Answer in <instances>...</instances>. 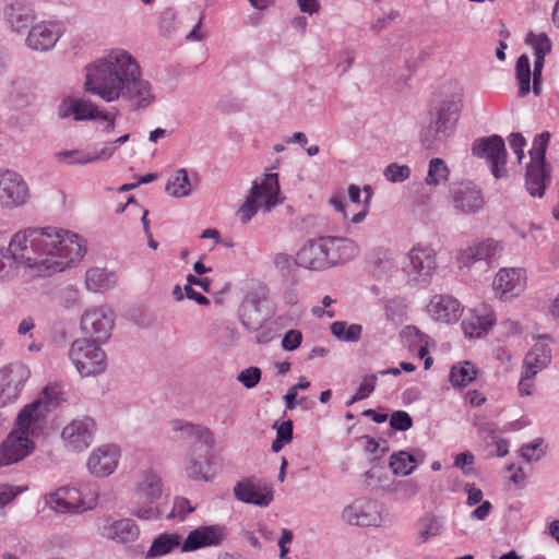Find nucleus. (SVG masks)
Returning a JSON list of instances; mask_svg holds the SVG:
<instances>
[{"instance_id": "28", "label": "nucleus", "mask_w": 559, "mask_h": 559, "mask_svg": "<svg viewBox=\"0 0 559 559\" xmlns=\"http://www.w3.org/2000/svg\"><path fill=\"white\" fill-rule=\"evenodd\" d=\"M97 532L102 537L118 543H131L139 536V527L130 519H122L118 521L105 519L97 525Z\"/></svg>"}, {"instance_id": "31", "label": "nucleus", "mask_w": 559, "mask_h": 559, "mask_svg": "<svg viewBox=\"0 0 559 559\" xmlns=\"http://www.w3.org/2000/svg\"><path fill=\"white\" fill-rule=\"evenodd\" d=\"M326 250L330 266L345 263L358 253L357 245L342 237H322Z\"/></svg>"}, {"instance_id": "25", "label": "nucleus", "mask_w": 559, "mask_h": 559, "mask_svg": "<svg viewBox=\"0 0 559 559\" xmlns=\"http://www.w3.org/2000/svg\"><path fill=\"white\" fill-rule=\"evenodd\" d=\"M551 359L550 338L546 335L538 336L523 359L522 370L528 376H536L550 365Z\"/></svg>"}, {"instance_id": "36", "label": "nucleus", "mask_w": 559, "mask_h": 559, "mask_svg": "<svg viewBox=\"0 0 559 559\" xmlns=\"http://www.w3.org/2000/svg\"><path fill=\"white\" fill-rule=\"evenodd\" d=\"M115 272L105 267L92 266L85 273V287L92 293L105 292L114 287L117 283Z\"/></svg>"}, {"instance_id": "62", "label": "nucleus", "mask_w": 559, "mask_h": 559, "mask_svg": "<svg viewBox=\"0 0 559 559\" xmlns=\"http://www.w3.org/2000/svg\"><path fill=\"white\" fill-rule=\"evenodd\" d=\"M354 59V52L350 50H344L340 53V61L337 62L336 67L340 69L341 74L346 73L350 69Z\"/></svg>"}, {"instance_id": "56", "label": "nucleus", "mask_w": 559, "mask_h": 559, "mask_svg": "<svg viewBox=\"0 0 559 559\" xmlns=\"http://www.w3.org/2000/svg\"><path fill=\"white\" fill-rule=\"evenodd\" d=\"M511 150L515 153L519 163L524 158V146L526 141L521 133H511L508 138Z\"/></svg>"}, {"instance_id": "10", "label": "nucleus", "mask_w": 559, "mask_h": 559, "mask_svg": "<svg viewBox=\"0 0 559 559\" xmlns=\"http://www.w3.org/2000/svg\"><path fill=\"white\" fill-rule=\"evenodd\" d=\"M31 374L21 362L9 364L0 369V408L17 401Z\"/></svg>"}, {"instance_id": "42", "label": "nucleus", "mask_w": 559, "mask_h": 559, "mask_svg": "<svg viewBox=\"0 0 559 559\" xmlns=\"http://www.w3.org/2000/svg\"><path fill=\"white\" fill-rule=\"evenodd\" d=\"M417 463L414 455L406 451L393 453L390 459V467L397 476H407L414 472Z\"/></svg>"}, {"instance_id": "48", "label": "nucleus", "mask_w": 559, "mask_h": 559, "mask_svg": "<svg viewBox=\"0 0 559 559\" xmlns=\"http://www.w3.org/2000/svg\"><path fill=\"white\" fill-rule=\"evenodd\" d=\"M60 301L66 309H78L82 304L81 292L74 286H68L62 289Z\"/></svg>"}, {"instance_id": "52", "label": "nucleus", "mask_w": 559, "mask_h": 559, "mask_svg": "<svg viewBox=\"0 0 559 559\" xmlns=\"http://www.w3.org/2000/svg\"><path fill=\"white\" fill-rule=\"evenodd\" d=\"M401 335L409 347L417 346L420 343H428V335L414 325L405 326Z\"/></svg>"}, {"instance_id": "57", "label": "nucleus", "mask_w": 559, "mask_h": 559, "mask_svg": "<svg viewBox=\"0 0 559 559\" xmlns=\"http://www.w3.org/2000/svg\"><path fill=\"white\" fill-rule=\"evenodd\" d=\"M273 428L276 430V439L284 441L285 443H290L293 440V421L285 420L282 424L275 423Z\"/></svg>"}, {"instance_id": "17", "label": "nucleus", "mask_w": 559, "mask_h": 559, "mask_svg": "<svg viewBox=\"0 0 559 559\" xmlns=\"http://www.w3.org/2000/svg\"><path fill=\"white\" fill-rule=\"evenodd\" d=\"M451 202L462 214L478 213L485 205L481 191L472 182H460L450 190Z\"/></svg>"}, {"instance_id": "45", "label": "nucleus", "mask_w": 559, "mask_h": 559, "mask_svg": "<svg viewBox=\"0 0 559 559\" xmlns=\"http://www.w3.org/2000/svg\"><path fill=\"white\" fill-rule=\"evenodd\" d=\"M36 400L43 402L49 413L51 409L57 408L64 397L61 386L55 383L45 386Z\"/></svg>"}, {"instance_id": "61", "label": "nucleus", "mask_w": 559, "mask_h": 559, "mask_svg": "<svg viewBox=\"0 0 559 559\" xmlns=\"http://www.w3.org/2000/svg\"><path fill=\"white\" fill-rule=\"evenodd\" d=\"M19 495V491L15 487L10 485H3L0 488V507L3 508L7 504L11 503Z\"/></svg>"}, {"instance_id": "14", "label": "nucleus", "mask_w": 559, "mask_h": 559, "mask_svg": "<svg viewBox=\"0 0 559 559\" xmlns=\"http://www.w3.org/2000/svg\"><path fill=\"white\" fill-rule=\"evenodd\" d=\"M46 504L55 512L82 513L88 509H93L96 504L95 500L88 504L85 503L82 493L75 487L64 486L48 495Z\"/></svg>"}, {"instance_id": "4", "label": "nucleus", "mask_w": 559, "mask_h": 559, "mask_svg": "<svg viewBox=\"0 0 559 559\" xmlns=\"http://www.w3.org/2000/svg\"><path fill=\"white\" fill-rule=\"evenodd\" d=\"M280 191L277 174L269 173L253 180L251 189L236 213L239 221L248 224L259 210L267 213L282 203Z\"/></svg>"}, {"instance_id": "13", "label": "nucleus", "mask_w": 559, "mask_h": 559, "mask_svg": "<svg viewBox=\"0 0 559 559\" xmlns=\"http://www.w3.org/2000/svg\"><path fill=\"white\" fill-rule=\"evenodd\" d=\"M35 450V443L22 431L11 430L0 443V467L17 464Z\"/></svg>"}, {"instance_id": "47", "label": "nucleus", "mask_w": 559, "mask_h": 559, "mask_svg": "<svg viewBox=\"0 0 559 559\" xmlns=\"http://www.w3.org/2000/svg\"><path fill=\"white\" fill-rule=\"evenodd\" d=\"M383 176L389 182H403L409 178L411 168L407 165L391 163L383 169Z\"/></svg>"}, {"instance_id": "64", "label": "nucleus", "mask_w": 559, "mask_h": 559, "mask_svg": "<svg viewBox=\"0 0 559 559\" xmlns=\"http://www.w3.org/2000/svg\"><path fill=\"white\" fill-rule=\"evenodd\" d=\"M465 490L467 492L468 506H475L483 500V491L476 488L474 485L467 484Z\"/></svg>"}, {"instance_id": "49", "label": "nucleus", "mask_w": 559, "mask_h": 559, "mask_svg": "<svg viewBox=\"0 0 559 559\" xmlns=\"http://www.w3.org/2000/svg\"><path fill=\"white\" fill-rule=\"evenodd\" d=\"M377 379L376 374L365 376L348 405L368 397L376 389Z\"/></svg>"}, {"instance_id": "46", "label": "nucleus", "mask_w": 559, "mask_h": 559, "mask_svg": "<svg viewBox=\"0 0 559 559\" xmlns=\"http://www.w3.org/2000/svg\"><path fill=\"white\" fill-rule=\"evenodd\" d=\"M204 462L205 457L203 455H197L195 452L192 451L186 466V472L191 479L204 481L210 480V477L204 471Z\"/></svg>"}, {"instance_id": "29", "label": "nucleus", "mask_w": 559, "mask_h": 559, "mask_svg": "<svg viewBox=\"0 0 559 559\" xmlns=\"http://www.w3.org/2000/svg\"><path fill=\"white\" fill-rule=\"evenodd\" d=\"M428 312L435 321L450 324L460 319L463 308L451 296H435L428 305Z\"/></svg>"}, {"instance_id": "20", "label": "nucleus", "mask_w": 559, "mask_h": 559, "mask_svg": "<svg viewBox=\"0 0 559 559\" xmlns=\"http://www.w3.org/2000/svg\"><path fill=\"white\" fill-rule=\"evenodd\" d=\"M495 322L496 318L491 307L480 304L462 321V329L466 337L479 338L489 332Z\"/></svg>"}, {"instance_id": "30", "label": "nucleus", "mask_w": 559, "mask_h": 559, "mask_svg": "<svg viewBox=\"0 0 559 559\" xmlns=\"http://www.w3.org/2000/svg\"><path fill=\"white\" fill-rule=\"evenodd\" d=\"M407 260L405 271L424 280L429 277L436 269L435 252L430 248H413L407 254Z\"/></svg>"}, {"instance_id": "1", "label": "nucleus", "mask_w": 559, "mask_h": 559, "mask_svg": "<svg viewBox=\"0 0 559 559\" xmlns=\"http://www.w3.org/2000/svg\"><path fill=\"white\" fill-rule=\"evenodd\" d=\"M8 252L0 249V277L12 278L14 264L32 277H41L78 265L86 253V241L55 226L25 228L13 235Z\"/></svg>"}, {"instance_id": "16", "label": "nucleus", "mask_w": 559, "mask_h": 559, "mask_svg": "<svg viewBox=\"0 0 559 559\" xmlns=\"http://www.w3.org/2000/svg\"><path fill=\"white\" fill-rule=\"evenodd\" d=\"M28 199V189L22 177L12 170H0V204L16 207Z\"/></svg>"}, {"instance_id": "6", "label": "nucleus", "mask_w": 559, "mask_h": 559, "mask_svg": "<svg viewBox=\"0 0 559 559\" xmlns=\"http://www.w3.org/2000/svg\"><path fill=\"white\" fill-rule=\"evenodd\" d=\"M270 289L261 282L248 285L238 316L242 325L250 331L259 330L271 317L267 310Z\"/></svg>"}, {"instance_id": "58", "label": "nucleus", "mask_w": 559, "mask_h": 559, "mask_svg": "<svg viewBox=\"0 0 559 559\" xmlns=\"http://www.w3.org/2000/svg\"><path fill=\"white\" fill-rule=\"evenodd\" d=\"M132 514L141 520H156L160 516V510L154 503L148 502V504L135 509Z\"/></svg>"}, {"instance_id": "60", "label": "nucleus", "mask_w": 559, "mask_h": 559, "mask_svg": "<svg viewBox=\"0 0 559 559\" xmlns=\"http://www.w3.org/2000/svg\"><path fill=\"white\" fill-rule=\"evenodd\" d=\"M536 376H528L526 374L525 370H522L521 372V379L519 381V393L521 396H530L533 393L534 390V382L533 379Z\"/></svg>"}, {"instance_id": "23", "label": "nucleus", "mask_w": 559, "mask_h": 559, "mask_svg": "<svg viewBox=\"0 0 559 559\" xmlns=\"http://www.w3.org/2000/svg\"><path fill=\"white\" fill-rule=\"evenodd\" d=\"M48 414L47 406L40 401H33L19 413L13 430L22 431L26 436L38 435Z\"/></svg>"}, {"instance_id": "41", "label": "nucleus", "mask_w": 559, "mask_h": 559, "mask_svg": "<svg viewBox=\"0 0 559 559\" xmlns=\"http://www.w3.org/2000/svg\"><path fill=\"white\" fill-rule=\"evenodd\" d=\"M478 370L471 361H462L451 368L450 381L453 386L465 388L477 377Z\"/></svg>"}, {"instance_id": "19", "label": "nucleus", "mask_w": 559, "mask_h": 559, "mask_svg": "<svg viewBox=\"0 0 559 559\" xmlns=\"http://www.w3.org/2000/svg\"><path fill=\"white\" fill-rule=\"evenodd\" d=\"M342 519L349 525L371 526L378 525L381 515L374 501L357 499L343 509Z\"/></svg>"}, {"instance_id": "7", "label": "nucleus", "mask_w": 559, "mask_h": 559, "mask_svg": "<svg viewBox=\"0 0 559 559\" xmlns=\"http://www.w3.org/2000/svg\"><path fill=\"white\" fill-rule=\"evenodd\" d=\"M102 343L91 338H76L69 348V358L82 377L96 376L107 368V356Z\"/></svg>"}, {"instance_id": "22", "label": "nucleus", "mask_w": 559, "mask_h": 559, "mask_svg": "<svg viewBox=\"0 0 559 559\" xmlns=\"http://www.w3.org/2000/svg\"><path fill=\"white\" fill-rule=\"evenodd\" d=\"M234 495L241 502L261 508L267 507L273 500V490L252 478L237 481L234 486Z\"/></svg>"}, {"instance_id": "53", "label": "nucleus", "mask_w": 559, "mask_h": 559, "mask_svg": "<svg viewBox=\"0 0 559 559\" xmlns=\"http://www.w3.org/2000/svg\"><path fill=\"white\" fill-rule=\"evenodd\" d=\"M194 511V507L191 506L190 501L183 497H176L174 500V507L167 518H180L183 520L189 513Z\"/></svg>"}, {"instance_id": "3", "label": "nucleus", "mask_w": 559, "mask_h": 559, "mask_svg": "<svg viewBox=\"0 0 559 559\" xmlns=\"http://www.w3.org/2000/svg\"><path fill=\"white\" fill-rule=\"evenodd\" d=\"M525 41L533 46L535 61L534 71L531 72V63L527 55H521L515 64V78L519 82V95L526 96L531 88L536 96L542 92V71L545 57L551 51V41L545 33H528Z\"/></svg>"}, {"instance_id": "27", "label": "nucleus", "mask_w": 559, "mask_h": 559, "mask_svg": "<svg viewBox=\"0 0 559 559\" xmlns=\"http://www.w3.org/2000/svg\"><path fill=\"white\" fill-rule=\"evenodd\" d=\"M98 106L88 99L73 96L63 97L57 107L59 119L72 118L74 121L93 120Z\"/></svg>"}, {"instance_id": "12", "label": "nucleus", "mask_w": 559, "mask_h": 559, "mask_svg": "<svg viewBox=\"0 0 559 559\" xmlns=\"http://www.w3.org/2000/svg\"><path fill=\"white\" fill-rule=\"evenodd\" d=\"M95 430L94 419L82 416L73 419L62 429L61 438L69 451L81 452L91 445Z\"/></svg>"}, {"instance_id": "34", "label": "nucleus", "mask_w": 559, "mask_h": 559, "mask_svg": "<svg viewBox=\"0 0 559 559\" xmlns=\"http://www.w3.org/2000/svg\"><path fill=\"white\" fill-rule=\"evenodd\" d=\"M5 20L14 32H22L34 21L33 8L24 1H15L7 7Z\"/></svg>"}, {"instance_id": "63", "label": "nucleus", "mask_w": 559, "mask_h": 559, "mask_svg": "<svg viewBox=\"0 0 559 559\" xmlns=\"http://www.w3.org/2000/svg\"><path fill=\"white\" fill-rule=\"evenodd\" d=\"M93 120H104L107 122L105 130L107 132H111L115 128V116L109 111L102 110L99 107L95 112V118Z\"/></svg>"}, {"instance_id": "37", "label": "nucleus", "mask_w": 559, "mask_h": 559, "mask_svg": "<svg viewBox=\"0 0 559 559\" xmlns=\"http://www.w3.org/2000/svg\"><path fill=\"white\" fill-rule=\"evenodd\" d=\"M182 537L178 533H163L155 537L146 551L147 559L158 558L182 548Z\"/></svg>"}, {"instance_id": "39", "label": "nucleus", "mask_w": 559, "mask_h": 559, "mask_svg": "<svg viewBox=\"0 0 559 559\" xmlns=\"http://www.w3.org/2000/svg\"><path fill=\"white\" fill-rule=\"evenodd\" d=\"M498 242L487 239L475 247H469L461 254V259L465 264L476 261H485L495 255Z\"/></svg>"}, {"instance_id": "5", "label": "nucleus", "mask_w": 559, "mask_h": 559, "mask_svg": "<svg viewBox=\"0 0 559 559\" xmlns=\"http://www.w3.org/2000/svg\"><path fill=\"white\" fill-rule=\"evenodd\" d=\"M462 108L461 99L447 100L441 104L420 131V141L427 148H437L453 133Z\"/></svg>"}, {"instance_id": "44", "label": "nucleus", "mask_w": 559, "mask_h": 559, "mask_svg": "<svg viewBox=\"0 0 559 559\" xmlns=\"http://www.w3.org/2000/svg\"><path fill=\"white\" fill-rule=\"evenodd\" d=\"M450 170L445 162L441 158H432L429 162V169L426 177V182L430 186H438L448 180Z\"/></svg>"}, {"instance_id": "8", "label": "nucleus", "mask_w": 559, "mask_h": 559, "mask_svg": "<svg viewBox=\"0 0 559 559\" xmlns=\"http://www.w3.org/2000/svg\"><path fill=\"white\" fill-rule=\"evenodd\" d=\"M549 139V132H542L534 139L533 146L528 152L531 163L526 170V188L532 197H543L550 182V174L545 162Z\"/></svg>"}, {"instance_id": "18", "label": "nucleus", "mask_w": 559, "mask_h": 559, "mask_svg": "<svg viewBox=\"0 0 559 559\" xmlns=\"http://www.w3.org/2000/svg\"><path fill=\"white\" fill-rule=\"evenodd\" d=\"M120 450L115 444H103L94 449L87 459V469L95 477L111 475L119 463Z\"/></svg>"}, {"instance_id": "11", "label": "nucleus", "mask_w": 559, "mask_h": 559, "mask_svg": "<svg viewBox=\"0 0 559 559\" xmlns=\"http://www.w3.org/2000/svg\"><path fill=\"white\" fill-rule=\"evenodd\" d=\"M472 152L474 156L485 158L488 162L491 174L496 178H502L507 175V150L504 141L500 135L475 140Z\"/></svg>"}, {"instance_id": "55", "label": "nucleus", "mask_w": 559, "mask_h": 559, "mask_svg": "<svg viewBox=\"0 0 559 559\" xmlns=\"http://www.w3.org/2000/svg\"><path fill=\"white\" fill-rule=\"evenodd\" d=\"M273 263L275 269L284 276L289 275L293 270V263H295V259L293 260L292 255L284 252H278L273 258Z\"/></svg>"}, {"instance_id": "24", "label": "nucleus", "mask_w": 559, "mask_h": 559, "mask_svg": "<svg viewBox=\"0 0 559 559\" xmlns=\"http://www.w3.org/2000/svg\"><path fill=\"white\" fill-rule=\"evenodd\" d=\"M226 536L225 528L219 525H203L192 530L183 540L181 552L195 551L203 547L217 546Z\"/></svg>"}, {"instance_id": "43", "label": "nucleus", "mask_w": 559, "mask_h": 559, "mask_svg": "<svg viewBox=\"0 0 559 559\" xmlns=\"http://www.w3.org/2000/svg\"><path fill=\"white\" fill-rule=\"evenodd\" d=\"M332 335L342 342H358L361 337L362 328L360 324H347L344 321H336L331 324Z\"/></svg>"}, {"instance_id": "9", "label": "nucleus", "mask_w": 559, "mask_h": 559, "mask_svg": "<svg viewBox=\"0 0 559 559\" xmlns=\"http://www.w3.org/2000/svg\"><path fill=\"white\" fill-rule=\"evenodd\" d=\"M115 324V314L106 306L87 309L81 317V331L83 338H91L97 343H105L111 335Z\"/></svg>"}, {"instance_id": "51", "label": "nucleus", "mask_w": 559, "mask_h": 559, "mask_svg": "<svg viewBox=\"0 0 559 559\" xmlns=\"http://www.w3.org/2000/svg\"><path fill=\"white\" fill-rule=\"evenodd\" d=\"M262 371L258 367H248L243 370H241L238 376L237 380L246 388V389H252L258 385V383L261 380Z\"/></svg>"}, {"instance_id": "54", "label": "nucleus", "mask_w": 559, "mask_h": 559, "mask_svg": "<svg viewBox=\"0 0 559 559\" xmlns=\"http://www.w3.org/2000/svg\"><path fill=\"white\" fill-rule=\"evenodd\" d=\"M390 425L395 430L406 431L413 426V419L408 413L396 411L391 415Z\"/></svg>"}, {"instance_id": "50", "label": "nucleus", "mask_w": 559, "mask_h": 559, "mask_svg": "<svg viewBox=\"0 0 559 559\" xmlns=\"http://www.w3.org/2000/svg\"><path fill=\"white\" fill-rule=\"evenodd\" d=\"M543 443L544 440L542 438H536L532 442L524 444L520 450L521 456L527 462L539 460L545 453L542 448Z\"/></svg>"}, {"instance_id": "59", "label": "nucleus", "mask_w": 559, "mask_h": 559, "mask_svg": "<svg viewBox=\"0 0 559 559\" xmlns=\"http://www.w3.org/2000/svg\"><path fill=\"white\" fill-rule=\"evenodd\" d=\"M302 340V335L298 330H289L283 337L282 346L286 350L296 349Z\"/></svg>"}, {"instance_id": "38", "label": "nucleus", "mask_w": 559, "mask_h": 559, "mask_svg": "<svg viewBox=\"0 0 559 559\" xmlns=\"http://www.w3.org/2000/svg\"><path fill=\"white\" fill-rule=\"evenodd\" d=\"M442 530L443 522L441 518L432 514L421 518L417 523L416 545L426 544L431 538L439 536Z\"/></svg>"}, {"instance_id": "35", "label": "nucleus", "mask_w": 559, "mask_h": 559, "mask_svg": "<svg viewBox=\"0 0 559 559\" xmlns=\"http://www.w3.org/2000/svg\"><path fill=\"white\" fill-rule=\"evenodd\" d=\"M138 498L154 503L163 493V483L160 476L154 471H145L135 486Z\"/></svg>"}, {"instance_id": "26", "label": "nucleus", "mask_w": 559, "mask_h": 559, "mask_svg": "<svg viewBox=\"0 0 559 559\" xmlns=\"http://www.w3.org/2000/svg\"><path fill=\"white\" fill-rule=\"evenodd\" d=\"M526 285V272L522 267H502L493 278V289L501 296H518Z\"/></svg>"}, {"instance_id": "15", "label": "nucleus", "mask_w": 559, "mask_h": 559, "mask_svg": "<svg viewBox=\"0 0 559 559\" xmlns=\"http://www.w3.org/2000/svg\"><path fill=\"white\" fill-rule=\"evenodd\" d=\"M64 33V26L58 21H41L31 27L26 37L28 48L47 51L53 48Z\"/></svg>"}, {"instance_id": "40", "label": "nucleus", "mask_w": 559, "mask_h": 559, "mask_svg": "<svg viewBox=\"0 0 559 559\" xmlns=\"http://www.w3.org/2000/svg\"><path fill=\"white\" fill-rule=\"evenodd\" d=\"M165 190L173 198L188 197L191 192V182L187 170L185 168L175 170Z\"/></svg>"}, {"instance_id": "32", "label": "nucleus", "mask_w": 559, "mask_h": 559, "mask_svg": "<svg viewBox=\"0 0 559 559\" xmlns=\"http://www.w3.org/2000/svg\"><path fill=\"white\" fill-rule=\"evenodd\" d=\"M115 147L111 144H105L100 151L86 152L82 150L60 151L56 153V157L60 162L69 165H86L98 160H106L112 156Z\"/></svg>"}, {"instance_id": "21", "label": "nucleus", "mask_w": 559, "mask_h": 559, "mask_svg": "<svg viewBox=\"0 0 559 559\" xmlns=\"http://www.w3.org/2000/svg\"><path fill=\"white\" fill-rule=\"evenodd\" d=\"M295 264L308 270H326L330 262L326 255L323 238L307 241L296 253Z\"/></svg>"}, {"instance_id": "2", "label": "nucleus", "mask_w": 559, "mask_h": 559, "mask_svg": "<svg viewBox=\"0 0 559 559\" xmlns=\"http://www.w3.org/2000/svg\"><path fill=\"white\" fill-rule=\"evenodd\" d=\"M84 91L107 103L122 99L133 111L155 100L151 83L142 78L140 64L124 49H111L85 68Z\"/></svg>"}, {"instance_id": "33", "label": "nucleus", "mask_w": 559, "mask_h": 559, "mask_svg": "<svg viewBox=\"0 0 559 559\" xmlns=\"http://www.w3.org/2000/svg\"><path fill=\"white\" fill-rule=\"evenodd\" d=\"M171 431L180 433L183 440L201 441L207 449L214 444V437L211 430L204 426L190 421L176 419L170 423Z\"/></svg>"}]
</instances>
